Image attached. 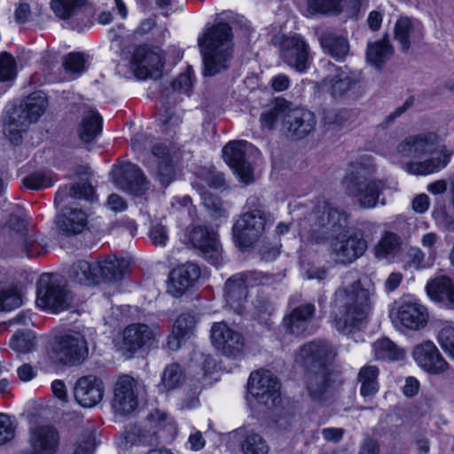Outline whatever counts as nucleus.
<instances>
[{
  "label": "nucleus",
  "mask_w": 454,
  "mask_h": 454,
  "mask_svg": "<svg viewBox=\"0 0 454 454\" xmlns=\"http://www.w3.org/2000/svg\"><path fill=\"white\" fill-rule=\"evenodd\" d=\"M305 386L315 402H325L332 396L333 380L330 369L306 370Z\"/></svg>",
  "instance_id": "obj_25"
},
{
  "label": "nucleus",
  "mask_w": 454,
  "mask_h": 454,
  "mask_svg": "<svg viewBox=\"0 0 454 454\" xmlns=\"http://www.w3.org/2000/svg\"><path fill=\"white\" fill-rule=\"evenodd\" d=\"M437 339L442 349L454 358V326H443L439 331Z\"/></svg>",
  "instance_id": "obj_56"
},
{
  "label": "nucleus",
  "mask_w": 454,
  "mask_h": 454,
  "mask_svg": "<svg viewBox=\"0 0 454 454\" xmlns=\"http://www.w3.org/2000/svg\"><path fill=\"white\" fill-rule=\"evenodd\" d=\"M374 292V285L367 278L341 286L335 291L331 317L339 333L348 334L366 324Z\"/></svg>",
  "instance_id": "obj_2"
},
{
  "label": "nucleus",
  "mask_w": 454,
  "mask_h": 454,
  "mask_svg": "<svg viewBox=\"0 0 454 454\" xmlns=\"http://www.w3.org/2000/svg\"><path fill=\"white\" fill-rule=\"evenodd\" d=\"M315 313L316 307L313 303L301 304L285 317L284 325L291 334L297 336L304 334L307 333Z\"/></svg>",
  "instance_id": "obj_32"
},
{
  "label": "nucleus",
  "mask_w": 454,
  "mask_h": 454,
  "mask_svg": "<svg viewBox=\"0 0 454 454\" xmlns=\"http://www.w3.org/2000/svg\"><path fill=\"white\" fill-rule=\"evenodd\" d=\"M408 262L416 270L427 268L430 262L426 259L425 253L419 247H411L407 252Z\"/></svg>",
  "instance_id": "obj_61"
},
{
  "label": "nucleus",
  "mask_w": 454,
  "mask_h": 454,
  "mask_svg": "<svg viewBox=\"0 0 454 454\" xmlns=\"http://www.w3.org/2000/svg\"><path fill=\"white\" fill-rule=\"evenodd\" d=\"M350 215L326 200L318 201L299 223L301 239L310 244L330 241L329 253L337 264H350L367 249L361 233L348 234Z\"/></svg>",
  "instance_id": "obj_1"
},
{
  "label": "nucleus",
  "mask_w": 454,
  "mask_h": 454,
  "mask_svg": "<svg viewBox=\"0 0 454 454\" xmlns=\"http://www.w3.org/2000/svg\"><path fill=\"white\" fill-rule=\"evenodd\" d=\"M152 154L157 161L156 178L166 188L176 176L172 152L166 145L157 144L152 147Z\"/></svg>",
  "instance_id": "obj_33"
},
{
  "label": "nucleus",
  "mask_w": 454,
  "mask_h": 454,
  "mask_svg": "<svg viewBox=\"0 0 454 454\" xmlns=\"http://www.w3.org/2000/svg\"><path fill=\"white\" fill-rule=\"evenodd\" d=\"M59 444L58 431L51 426H39L30 431L29 448L22 454H55Z\"/></svg>",
  "instance_id": "obj_20"
},
{
  "label": "nucleus",
  "mask_w": 454,
  "mask_h": 454,
  "mask_svg": "<svg viewBox=\"0 0 454 454\" xmlns=\"http://www.w3.org/2000/svg\"><path fill=\"white\" fill-rule=\"evenodd\" d=\"M102 117L95 110H86L78 129L80 139L84 143L92 142L102 131Z\"/></svg>",
  "instance_id": "obj_39"
},
{
  "label": "nucleus",
  "mask_w": 454,
  "mask_h": 454,
  "mask_svg": "<svg viewBox=\"0 0 454 454\" xmlns=\"http://www.w3.org/2000/svg\"><path fill=\"white\" fill-rule=\"evenodd\" d=\"M68 276L74 282L84 286L98 284V272L95 270V262L80 260L72 264Z\"/></svg>",
  "instance_id": "obj_41"
},
{
  "label": "nucleus",
  "mask_w": 454,
  "mask_h": 454,
  "mask_svg": "<svg viewBox=\"0 0 454 454\" xmlns=\"http://www.w3.org/2000/svg\"><path fill=\"white\" fill-rule=\"evenodd\" d=\"M15 76V60L4 52L0 57V81H9Z\"/></svg>",
  "instance_id": "obj_59"
},
{
  "label": "nucleus",
  "mask_w": 454,
  "mask_h": 454,
  "mask_svg": "<svg viewBox=\"0 0 454 454\" xmlns=\"http://www.w3.org/2000/svg\"><path fill=\"white\" fill-rule=\"evenodd\" d=\"M374 358L378 361H402L406 356V350L388 338H381L372 344Z\"/></svg>",
  "instance_id": "obj_40"
},
{
  "label": "nucleus",
  "mask_w": 454,
  "mask_h": 454,
  "mask_svg": "<svg viewBox=\"0 0 454 454\" xmlns=\"http://www.w3.org/2000/svg\"><path fill=\"white\" fill-rule=\"evenodd\" d=\"M126 439L144 446L153 447L159 444L160 436L158 430L152 429L151 427L150 429L137 428L133 432H128Z\"/></svg>",
  "instance_id": "obj_50"
},
{
  "label": "nucleus",
  "mask_w": 454,
  "mask_h": 454,
  "mask_svg": "<svg viewBox=\"0 0 454 454\" xmlns=\"http://www.w3.org/2000/svg\"><path fill=\"white\" fill-rule=\"evenodd\" d=\"M439 137L434 132L409 136L397 145L401 157L419 158L435 152Z\"/></svg>",
  "instance_id": "obj_19"
},
{
  "label": "nucleus",
  "mask_w": 454,
  "mask_h": 454,
  "mask_svg": "<svg viewBox=\"0 0 454 454\" xmlns=\"http://www.w3.org/2000/svg\"><path fill=\"white\" fill-rule=\"evenodd\" d=\"M186 239L210 264L217 266L220 263L222 248L213 230L202 225L192 226L187 230Z\"/></svg>",
  "instance_id": "obj_11"
},
{
  "label": "nucleus",
  "mask_w": 454,
  "mask_h": 454,
  "mask_svg": "<svg viewBox=\"0 0 454 454\" xmlns=\"http://www.w3.org/2000/svg\"><path fill=\"white\" fill-rule=\"evenodd\" d=\"M393 54L394 47L387 35H385L381 40L367 43L366 60L377 69L382 68Z\"/></svg>",
  "instance_id": "obj_38"
},
{
  "label": "nucleus",
  "mask_w": 454,
  "mask_h": 454,
  "mask_svg": "<svg viewBox=\"0 0 454 454\" xmlns=\"http://www.w3.org/2000/svg\"><path fill=\"white\" fill-rule=\"evenodd\" d=\"M446 155H438L420 162L407 163V171L414 175H428L440 170L448 164Z\"/></svg>",
  "instance_id": "obj_46"
},
{
  "label": "nucleus",
  "mask_w": 454,
  "mask_h": 454,
  "mask_svg": "<svg viewBox=\"0 0 454 454\" xmlns=\"http://www.w3.org/2000/svg\"><path fill=\"white\" fill-rule=\"evenodd\" d=\"M94 188L88 183H77L72 184L70 187H65L59 190L55 194L54 202L59 205L64 200L70 196L74 199H84L86 200H93Z\"/></svg>",
  "instance_id": "obj_44"
},
{
  "label": "nucleus",
  "mask_w": 454,
  "mask_h": 454,
  "mask_svg": "<svg viewBox=\"0 0 454 454\" xmlns=\"http://www.w3.org/2000/svg\"><path fill=\"white\" fill-rule=\"evenodd\" d=\"M298 356L306 370L330 369L329 362L334 356V352L329 342L317 340L303 345Z\"/></svg>",
  "instance_id": "obj_17"
},
{
  "label": "nucleus",
  "mask_w": 454,
  "mask_h": 454,
  "mask_svg": "<svg viewBox=\"0 0 454 454\" xmlns=\"http://www.w3.org/2000/svg\"><path fill=\"white\" fill-rule=\"evenodd\" d=\"M195 325L196 320L192 315L182 314L176 319L173 333L179 338L186 339L193 331Z\"/></svg>",
  "instance_id": "obj_54"
},
{
  "label": "nucleus",
  "mask_w": 454,
  "mask_h": 454,
  "mask_svg": "<svg viewBox=\"0 0 454 454\" xmlns=\"http://www.w3.org/2000/svg\"><path fill=\"white\" fill-rule=\"evenodd\" d=\"M233 34L231 26L219 22L208 27L199 37L198 44L203 58L206 76H213L227 69L232 59Z\"/></svg>",
  "instance_id": "obj_3"
},
{
  "label": "nucleus",
  "mask_w": 454,
  "mask_h": 454,
  "mask_svg": "<svg viewBox=\"0 0 454 454\" xmlns=\"http://www.w3.org/2000/svg\"><path fill=\"white\" fill-rule=\"evenodd\" d=\"M256 317L260 322L270 325L269 320L274 311L270 301L264 299H257L254 304Z\"/></svg>",
  "instance_id": "obj_63"
},
{
  "label": "nucleus",
  "mask_w": 454,
  "mask_h": 454,
  "mask_svg": "<svg viewBox=\"0 0 454 454\" xmlns=\"http://www.w3.org/2000/svg\"><path fill=\"white\" fill-rule=\"evenodd\" d=\"M163 59L158 48L139 45L134 51L131 59L135 67V75L141 80L159 78L164 64Z\"/></svg>",
  "instance_id": "obj_14"
},
{
  "label": "nucleus",
  "mask_w": 454,
  "mask_h": 454,
  "mask_svg": "<svg viewBox=\"0 0 454 454\" xmlns=\"http://www.w3.org/2000/svg\"><path fill=\"white\" fill-rule=\"evenodd\" d=\"M395 324L411 331H419L425 328L428 322V312L425 306L415 301H404L396 310L390 313Z\"/></svg>",
  "instance_id": "obj_16"
},
{
  "label": "nucleus",
  "mask_w": 454,
  "mask_h": 454,
  "mask_svg": "<svg viewBox=\"0 0 454 454\" xmlns=\"http://www.w3.org/2000/svg\"><path fill=\"white\" fill-rule=\"evenodd\" d=\"M203 205L207 209L211 211L215 215H223L224 209L223 207V202L219 197L209 192H204L201 195Z\"/></svg>",
  "instance_id": "obj_64"
},
{
  "label": "nucleus",
  "mask_w": 454,
  "mask_h": 454,
  "mask_svg": "<svg viewBox=\"0 0 454 454\" xmlns=\"http://www.w3.org/2000/svg\"><path fill=\"white\" fill-rule=\"evenodd\" d=\"M95 446V438L86 433L78 437L70 454H93Z\"/></svg>",
  "instance_id": "obj_55"
},
{
  "label": "nucleus",
  "mask_w": 454,
  "mask_h": 454,
  "mask_svg": "<svg viewBox=\"0 0 454 454\" xmlns=\"http://www.w3.org/2000/svg\"><path fill=\"white\" fill-rule=\"evenodd\" d=\"M59 230L67 235L82 232L87 225V214L79 208L66 207L56 217Z\"/></svg>",
  "instance_id": "obj_35"
},
{
  "label": "nucleus",
  "mask_w": 454,
  "mask_h": 454,
  "mask_svg": "<svg viewBox=\"0 0 454 454\" xmlns=\"http://www.w3.org/2000/svg\"><path fill=\"white\" fill-rule=\"evenodd\" d=\"M84 337L79 333L61 336L53 347L56 358L66 365L82 364L88 356Z\"/></svg>",
  "instance_id": "obj_12"
},
{
  "label": "nucleus",
  "mask_w": 454,
  "mask_h": 454,
  "mask_svg": "<svg viewBox=\"0 0 454 454\" xmlns=\"http://www.w3.org/2000/svg\"><path fill=\"white\" fill-rule=\"evenodd\" d=\"M317 39L324 52L331 57L342 60L349 52L348 38L333 28L317 30Z\"/></svg>",
  "instance_id": "obj_30"
},
{
  "label": "nucleus",
  "mask_w": 454,
  "mask_h": 454,
  "mask_svg": "<svg viewBox=\"0 0 454 454\" xmlns=\"http://www.w3.org/2000/svg\"><path fill=\"white\" fill-rule=\"evenodd\" d=\"M401 246L402 240L397 234L386 231L374 247V254L378 259H391L398 254Z\"/></svg>",
  "instance_id": "obj_42"
},
{
  "label": "nucleus",
  "mask_w": 454,
  "mask_h": 454,
  "mask_svg": "<svg viewBox=\"0 0 454 454\" xmlns=\"http://www.w3.org/2000/svg\"><path fill=\"white\" fill-rule=\"evenodd\" d=\"M327 71V75L318 83V87L334 98L344 96L356 83L352 73L332 63H328Z\"/></svg>",
  "instance_id": "obj_21"
},
{
  "label": "nucleus",
  "mask_w": 454,
  "mask_h": 454,
  "mask_svg": "<svg viewBox=\"0 0 454 454\" xmlns=\"http://www.w3.org/2000/svg\"><path fill=\"white\" fill-rule=\"evenodd\" d=\"M288 109V103L284 99H277L275 104L265 109L260 116L263 128L272 129L278 120H285Z\"/></svg>",
  "instance_id": "obj_48"
},
{
  "label": "nucleus",
  "mask_w": 454,
  "mask_h": 454,
  "mask_svg": "<svg viewBox=\"0 0 454 454\" xmlns=\"http://www.w3.org/2000/svg\"><path fill=\"white\" fill-rule=\"evenodd\" d=\"M14 245L17 253L28 258L42 256L48 251V243L44 238L33 231L19 236Z\"/></svg>",
  "instance_id": "obj_36"
},
{
  "label": "nucleus",
  "mask_w": 454,
  "mask_h": 454,
  "mask_svg": "<svg viewBox=\"0 0 454 454\" xmlns=\"http://www.w3.org/2000/svg\"><path fill=\"white\" fill-rule=\"evenodd\" d=\"M224 297L227 304L235 313L239 315L243 313L247 297V286L241 273H237L226 280Z\"/></svg>",
  "instance_id": "obj_31"
},
{
  "label": "nucleus",
  "mask_w": 454,
  "mask_h": 454,
  "mask_svg": "<svg viewBox=\"0 0 454 454\" xmlns=\"http://www.w3.org/2000/svg\"><path fill=\"white\" fill-rule=\"evenodd\" d=\"M247 388L256 402L268 409L276 407L281 401L279 382L270 371L253 372L247 381Z\"/></svg>",
  "instance_id": "obj_7"
},
{
  "label": "nucleus",
  "mask_w": 454,
  "mask_h": 454,
  "mask_svg": "<svg viewBox=\"0 0 454 454\" xmlns=\"http://www.w3.org/2000/svg\"><path fill=\"white\" fill-rule=\"evenodd\" d=\"M87 0H51V7L59 19L67 20L72 28L81 29L85 24L83 9Z\"/></svg>",
  "instance_id": "obj_29"
},
{
  "label": "nucleus",
  "mask_w": 454,
  "mask_h": 454,
  "mask_svg": "<svg viewBox=\"0 0 454 454\" xmlns=\"http://www.w3.org/2000/svg\"><path fill=\"white\" fill-rule=\"evenodd\" d=\"M85 61L82 54L72 52L65 58L63 66L67 72L81 74L85 71Z\"/></svg>",
  "instance_id": "obj_57"
},
{
  "label": "nucleus",
  "mask_w": 454,
  "mask_h": 454,
  "mask_svg": "<svg viewBox=\"0 0 454 454\" xmlns=\"http://www.w3.org/2000/svg\"><path fill=\"white\" fill-rule=\"evenodd\" d=\"M22 304L21 295L16 288L8 287L0 291V310L10 311Z\"/></svg>",
  "instance_id": "obj_52"
},
{
  "label": "nucleus",
  "mask_w": 454,
  "mask_h": 454,
  "mask_svg": "<svg viewBox=\"0 0 454 454\" xmlns=\"http://www.w3.org/2000/svg\"><path fill=\"white\" fill-rule=\"evenodd\" d=\"M15 434V427L11 418L5 414L0 413V445H4L12 441Z\"/></svg>",
  "instance_id": "obj_60"
},
{
  "label": "nucleus",
  "mask_w": 454,
  "mask_h": 454,
  "mask_svg": "<svg viewBox=\"0 0 454 454\" xmlns=\"http://www.w3.org/2000/svg\"><path fill=\"white\" fill-rule=\"evenodd\" d=\"M200 276V267L192 262H186L170 272V282L168 292L179 297L193 286Z\"/></svg>",
  "instance_id": "obj_28"
},
{
  "label": "nucleus",
  "mask_w": 454,
  "mask_h": 454,
  "mask_svg": "<svg viewBox=\"0 0 454 454\" xmlns=\"http://www.w3.org/2000/svg\"><path fill=\"white\" fill-rule=\"evenodd\" d=\"M211 341L217 351L228 357H237L245 348V338L225 322L215 323L211 327Z\"/></svg>",
  "instance_id": "obj_13"
},
{
  "label": "nucleus",
  "mask_w": 454,
  "mask_h": 454,
  "mask_svg": "<svg viewBox=\"0 0 454 454\" xmlns=\"http://www.w3.org/2000/svg\"><path fill=\"white\" fill-rule=\"evenodd\" d=\"M279 56L283 62L299 73L309 67L311 55L309 45L299 34L283 35L278 43Z\"/></svg>",
  "instance_id": "obj_8"
},
{
  "label": "nucleus",
  "mask_w": 454,
  "mask_h": 454,
  "mask_svg": "<svg viewBox=\"0 0 454 454\" xmlns=\"http://www.w3.org/2000/svg\"><path fill=\"white\" fill-rule=\"evenodd\" d=\"M423 37V26L419 20L408 17H401L397 20L394 38L400 44L402 51L407 52L411 44L420 43Z\"/></svg>",
  "instance_id": "obj_27"
},
{
  "label": "nucleus",
  "mask_w": 454,
  "mask_h": 454,
  "mask_svg": "<svg viewBox=\"0 0 454 454\" xmlns=\"http://www.w3.org/2000/svg\"><path fill=\"white\" fill-rule=\"evenodd\" d=\"M266 213L243 214L232 228L233 239L241 248L252 247L264 233Z\"/></svg>",
  "instance_id": "obj_10"
},
{
  "label": "nucleus",
  "mask_w": 454,
  "mask_h": 454,
  "mask_svg": "<svg viewBox=\"0 0 454 454\" xmlns=\"http://www.w3.org/2000/svg\"><path fill=\"white\" fill-rule=\"evenodd\" d=\"M128 262L124 259H117L115 256H108L95 262V270L98 272V283L114 282L122 278Z\"/></svg>",
  "instance_id": "obj_37"
},
{
  "label": "nucleus",
  "mask_w": 454,
  "mask_h": 454,
  "mask_svg": "<svg viewBox=\"0 0 454 454\" xmlns=\"http://www.w3.org/2000/svg\"><path fill=\"white\" fill-rule=\"evenodd\" d=\"M244 454H268L270 448L265 439L253 431L247 432L241 442Z\"/></svg>",
  "instance_id": "obj_49"
},
{
  "label": "nucleus",
  "mask_w": 454,
  "mask_h": 454,
  "mask_svg": "<svg viewBox=\"0 0 454 454\" xmlns=\"http://www.w3.org/2000/svg\"><path fill=\"white\" fill-rule=\"evenodd\" d=\"M10 347L20 353L30 352L35 347V338L32 333H17L12 337Z\"/></svg>",
  "instance_id": "obj_53"
},
{
  "label": "nucleus",
  "mask_w": 454,
  "mask_h": 454,
  "mask_svg": "<svg viewBox=\"0 0 454 454\" xmlns=\"http://www.w3.org/2000/svg\"><path fill=\"white\" fill-rule=\"evenodd\" d=\"M74 396L81 406L94 407L103 399L104 383L94 375L81 377L74 385Z\"/></svg>",
  "instance_id": "obj_23"
},
{
  "label": "nucleus",
  "mask_w": 454,
  "mask_h": 454,
  "mask_svg": "<svg viewBox=\"0 0 454 454\" xmlns=\"http://www.w3.org/2000/svg\"><path fill=\"white\" fill-rule=\"evenodd\" d=\"M115 183L121 189L135 197L144 196L150 187V183L142 170L130 162L121 165Z\"/></svg>",
  "instance_id": "obj_24"
},
{
  "label": "nucleus",
  "mask_w": 454,
  "mask_h": 454,
  "mask_svg": "<svg viewBox=\"0 0 454 454\" xmlns=\"http://www.w3.org/2000/svg\"><path fill=\"white\" fill-rule=\"evenodd\" d=\"M250 145L246 141H232L223 149L225 162L244 184L254 182V169L247 160V151Z\"/></svg>",
  "instance_id": "obj_15"
},
{
  "label": "nucleus",
  "mask_w": 454,
  "mask_h": 454,
  "mask_svg": "<svg viewBox=\"0 0 454 454\" xmlns=\"http://www.w3.org/2000/svg\"><path fill=\"white\" fill-rule=\"evenodd\" d=\"M374 171L373 159L364 155L350 164L349 171L343 179L346 193L356 198L363 208L374 207L387 188L385 181L369 177Z\"/></svg>",
  "instance_id": "obj_4"
},
{
  "label": "nucleus",
  "mask_w": 454,
  "mask_h": 454,
  "mask_svg": "<svg viewBox=\"0 0 454 454\" xmlns=\"http://www.w3.org/2000/svg\"><path fill=\"white\" fill-rule=\"evenodd\" d=\"M200 175L210 187L220 189L226 186L224 175L214 168L204 169Z\"/></svg>",
  "instance_id": "obj_62"
},
{
  "label": "nucleus",
  "mask_w": 454,
  "mask_h": 454,
  "mask_svg": "<svg viewBox=\"0 0 454 454\" xmlns=\"http://www.w3.org/2000/svg\"><path fill=\"white\" fill-rule=\"evenodd\" d=\"M148 238L153 246L165 247L168 240L167 227L161 223L152 224L148 231Z\"/></svg>",
  "instance_id": "obj_58"
},
{
  "label": "nucleus",
  "mask_w": 454,
  "mask_h": 454,
  "mask_svg": "<svg viewBox=\"0 0 454 454\" xmlns=\"http://www.w3.org/2000/svg\"><path fill=\"white\" fill-rule=\"evenodd\" d=\"M71 296L65 288L59 275L43 273L37 283L36 304L54 313L67 309L70 306Z\"/></svg>",
  "instance_id": "obj_6"
},
{
  "label": "nucleus",
  "mask_w": 454,
  "mask_h": 454,
  "mask_svg": "<svg viewBox=\"0 0 454 454\" xmlns=\"http://www.w3.org/2000/svg\"><path fill=\"white\" fill-rule=\"evenodd\" d=\"M184 380V372L181 366L173 363L166 366L159 385L160 391H171L179 387Z\"/></svg>",
  "instance_id": "obj_47"
},
{
  "label": "nucleus",
  "mask_w": 454,
  "mask_h": 454,
  "mask_svg": "<svg viewBox=\"0 0 454 454\" xmlns=\"http://www.w3.org/2000/svg\"><path fill=\"white\" fill-rule=\"evenodd\" d=\"M48 106L45 95L40 91L27 97L19 106L13 107L9 113L4 125V133L13 145L22 141V133L28 126L36 122L45 112Z\"/></svg>",
  "instance_id": "obj_5"
},
{
  "label": "nucleus",
  "mask_w": 454,
  "mask_h": 454,
  "mask_svg": "<svg viewBox=\"0 0 454 454\" xmlns=\"http://www.w3.org/2000/svg\"><path fill=\"white\" fill-rule=\"evenodd\" d=\"M306 11L311 16H337L343 11L342 0H306Z\"/></svg>",
  "instance_id": "obj_45"
},
{
  "label": "nucleus",
  "mask_w": 454,
  "mask_h": 454,
  "mask_svg": "<svg viewBox=\"0 0 454 454\" xmlns=\"http://www.w3.org/2000/svg\"><path fill=\"white\" fill-rule=\"evenodd\" d=\"M22 182L28 189L41 190L51 187L54 183V179L51 172L38 171L28 175Z\"/></svg>",
  "instance_id": "obj_51"
},
{
  "label": "nucleus",
  "mask_w": 454,
  "mask_h": 454,
  "mask_svg": "<svg viewBox=\"0 0 454 454\" xmlns=\"http://www.w3.org/2000/svg\"><path fill=\"white\" fill-rule=\"evenodd\" d=\"M412 356L417 364L430 374H440L448 369V363L431 340H425L416 345Z\"/></svg>",
  "instance_id": "obj_18"
},
{
  "label": "nucleus",
  "mask_w": 454,
  "mask_h": 454,
  "mask_svg": "<svg viewBox=\"0 0 454 454\" xmlns=\"http://www.w3.org/2000/svg\"><path fill=\"white\" fill-rule=\"evenodd\" d=\"M316 123V116L312 112L303 108H288L283 127L291 137L301 139L314 130Z\"/></svg>",
  "instance_id": "obj_26"
},
{
  "label": "nucleus",
  "mask_w": 454,
  "mask_h": 454,
  "mask_svg": "<svg viewBox=\"0 0 454 454\" xmlns=\"http://www.w3.org/2000/svg\"><path fill=\"white\" fill-rule=\"evenodd\" d=\"M428 296L454 309V283L450 278L441 275L428 281L426 286Z\"/></svg>",
  "instance_id": "obj_34"
},
{
  "label": "nucleus",
  "mask_w": 454,
  "mask_h": 454,
  "mask_svg": "<svg viewBox=\"0 0 454 454\" xmlns=\"http://www.w3.org/2000/svg\"><path fill=\"white\" fill-rule=\"evenodd\" d=\"M379 369L375 365H366L360 369L358 380L361 383L360 394L364 398L374 395L379 390Z\"/></svg>",
  "instance_id": "obj_43"
},
{
  "label": "nucleus",
  "mask_w": 454,
  "mask_h": 454,
  "mask_svg": "<svg viewBox=\"0 0 454 454\" xmlns=\"http://www.w3.org/2000/svg\"><path fill=\"white\" fill-rule=\"evenodd\" d=\"M155 339L154 331L145 324H131L122 332L121 348L132 356L135 353L152 345Z\"/></svg>",
  "instance_id": "obj_22"
},
{
  "label": "nucleus",
  "mask_w": 454,
  "mask_h": 454,
  "mask_svg": "<svg viewBox=\"0 0 454 454\" xmlns=\"http://www.w3.org/2000/svg\"><path fill=\"white\" fill-rule=\"evenodd\" d=\"M143 386L139 381L128 374L118 377L114 385V396L111 402L115 413L129 415L138 406V399Z\"/></svg>",
  "instance_id": "obj_9"
}]
</instances>
